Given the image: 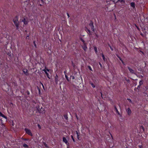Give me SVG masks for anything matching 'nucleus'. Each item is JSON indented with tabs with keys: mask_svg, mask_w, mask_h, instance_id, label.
I'll use <instances>...</instances> for the list:
<instances>
[{
	"mask_svg": "<svg viewBox=\"0 0 148 148\" xmlns=\"http://www.w3.org/2000/svg\"><path fill=\"white\" fill-rule=\"evenodd\" d=\"M36 110L37 111V112L40 113H42V114L45 113V111L44 108H42V107H40V106L38 105L36 107Z\"/></svg>",
	"mask_w": 148,
	"mask_h": 148,
	"instance_id": "nucleus-1",
	"label": "nucleus"
},
{
	"mask_svg": "<svg viewBox=\"0 0 148 148\" xmlns=\"http://www.w3.org/2000/svg\"><path fill=\"white\" fill-rule=\"evenodd\" d=\"M13 21L15 25H19L18 21L17 16H16L15 18L13 19Z\"/></svg>",
	"mask_w": 148,
	"mask_h": 148,
	"instance_id": "nucleus-2",
	"label": "nucleus"
},
{
	"mask_svg": "<svg viewBox=\"0 0 148 148\" xmlns=\"http://www.w3.org/2000/svg\"><path fill=\"white\" fill-rule=\"evenodd\" d=\"M25 130L27 134L31 136H32L33 135L31 132V130H29L27 128H25Z\"/></svg>",
	"mask_w": 148,
	"mask_h": 148,
	"instance_id": "nucleus-3",
	"label": "nucleus"
},
{
	"mask_svg": "<svg viewBox=\"0 0 148 148\" xmlns=\"http://www.w3.org/2000/svg\"><path fill=\"white\" fill-rule=\"evenodd\" d=\"M28 19L27 18H24V19L22 20V21L24 23L25 25H27L28 23Z\"/></svg>",
	"mask_w": 148,
	"mask_h": 148,
	"instance_id": "nucleus-4",
	"label": "nucleus"
},
{
	"mask_svg": "<svg viewBox=\"0 0 148 148\" xmlns=\"http://www.w3.org/2000/svg\"><path fill=\"white\" fill-rule=\"evenodd\" d=\"M62 140H63V141L67 145H69V143H68V141L67 140H66V138L65 137H63Z\"/></svg>",
	"mask_w": 148,
	"mask_h": 148,
	"instance_id": "nucleus-5",
	"label": "nucleus"
},
{
	"mask_svg": "<svg viewBox=\"0 0 148 148\" xmlns=\"http://www.w3.org/2000/svg\"><path fill=\"white\" fill-rule=\"evenodd\" d=\"M89 25L90 26L91 29H92L94 28L93 23L92 21L90 20V23L89 24Z\"/></svg>",
	"mask_w": 148,
	"mask_h": 148,
	"instance_id": "nucleus-6",
	"label": "nucleus"
},
{
	"mask_svg": "<svg viewBox=\"0 0 148 148\" xmlns=\"http://www.w3.org/2000/svg\"><path fill=\"white\" fill-rule=\"evenodd\" d=\"M23 72L26 75H29V73L28 72V70L26 69H24L23 70Z\"/></svg>",
	"mask_w": 148,
	"mask_h": 148,
	"instance_id": "nucleus-7",
	"label": "nucleus"
},
{
	"mask_svg": "<svg viewBox=\"0 0 148 148\" xmlns=\"http://www.w3.org/2000/svg\"><path fill=\"white\" fill-rule=\"evenodd\" d=\"M119 2H120L121 4H123L125 3V0H118L116 3H118Z\"/></svg>",
	"mask_w": 148,
	"mask_h": 148,
	"instance_id": "nucleus-8",
	"label": "nucleus"
},
{
	"mask_svg": "<svg viewBox=\"0 0 148 148\" xmlns=\"http://www.w3.org/2000/svg\"><path fill=\"white\" fill-rule=\"evenodd\" d=\"M127 68L131 73L136 74V73L134 72V71L132 69L130 68L129 66L127 67Z\"/></svg>",
	"mask_w": 148,
	"mask_h": 148,
	"instance_id": "nucleus-9",
	"label": "nucleus"
},
{
	"mask_svg": "<svg viewBox=\"0 0 148 148\" xmlns=\"http://www.w3.org/2000/svg\"><path fill=\"white\" fill-rule=\"evenodd\" d=\"M127 112L128 114L129 115H130L131 113V111L130 108H128L127 110Z\"/></svg>",
	"mask_w": 148,
	"mask_h": 148,
	"instance_id": "nucleus-10",
	"label": "nucleus"
},
{
	"mask_svg": "<svg viewBox=\"0 0 148 148\" xmlns=\"http://www.w3.org/2000/svg\"><path fill=\"white\" fill-rule=\"evenodd\" d=\"M86 44H84L83 46H82V48L84 51H86L87 48V47L86 46Z\"/></svg>",
	"mask_w": 148,
	"mask_h": 148,
	"instance_id": "nucleus-11",
	"label": "nucleus"
},
{
	"mask_svg": "<svg viewBox=\"0 0 148 148\" xmlns=\"http://www.w3.org/2000/svg\"><path fill=\"white\" fill-rule=\"evenodd\" d=\"M43 71L45 72V73L46 75L47 76L48 78L49 79H50V77H49V74L47 72V71L45 69H43Z\"/></svg>",
	"mask_w": 148,
	"mask_h": 148,
	"instance_id": "nucleus-12",
	"label": "nucleus"
},
{
	"mask_svg": "<svg viewBox=\"0 0 148 148\" xmlns=\"http://www.w3.org/2000/svg\"><path fill=\"white\" fill-rule=\"evenodd\" d=\"M131 6L133 8H135V3L134 2H132L130 3Z\"/></svg>",
	"mask_w": 148,
	"mask_h": 148,
	"instance_id": "nucleus-13",
	"label": "nucleus"
},
{
	"mask_svg": "<svg viewBox=\"0 0 148 148\" xmlns=\"http://www.w3.org/2000/svg\"><path fill=\"white\" fill-rule=\"evenodd\" d=\"M116 56H117V57L119 58V60L121 61V62H122V63H123V65H125L124 62L122 60V59L120 57H119L118 55H117Z\"/></svg>",
	"mask_w": 148,
	"mask_h": 148,
	"instance_id": "nucleus-14",
	"label": "nucleus"
},
{
	"mask_svg": "<svg viewBox=\"0 0 148 148\" xmlns=\"http://www.w3.org/2000/svg\"><path fill=\"white\" fill-rule=\"evenodd\" d=\"M58 76L56 74V76L55 77V81L56 84H57L58 83Z\"/></svg>",
	"mask_w": 148,
	"mask_h": 148,
	"instance_id": "nucleus-15",
	"label": "nucleus"
},
{
	"mask_svg": "<svg viewBox=\"0 0 148 148\" xmlns=\"http://www.w3.org/2000/svg\"><path fill=\"white\" fill-rule=\"evenodd\" d=\"M138 70L139 73H141L143 72V70L140 67L138 69Z\"/></svg>",
	"mask_w": 148,
	"mask_h": 148,
	"instance_id": "nucleus-16",
	"label": "nucleus"
},
{
	"mask_svg": "<svg viewBox=\"0 0 148 148\" xmlns=\"http://www.w3.org/2000/svg\"><path fill=\"white\" fill-rule=\"evenodd\" d=\"M114 108L115 109V110L116 111V112L118 114V115H120V113L118 111V110H117L116 107V106H114Z\"/></svg>",
	"mask_w": 148,
	"mask_h": 148,
	"instance_id": "nucleus-17",
	"label": "nucleus"
},
{
	"mask_svg": "<svg viewBox=\"0 0 148 148\" xmlns=\"http://www.w3.org/2000/svg\"><path fill=\"white\" fill-rule=\"evenodd\" d=\"M64 116L65 118V119H66V121H68V116H67V114H64Z\"/></svg>",
	"mask_w": 148,
	"mask_h": 148,
	"instance_id": "nucleus-18",
	"label": "nucleus"
},
{
	"mask_svg": "<svg viewBox=\"0 0 148 148\" xmlns=\"http://www.w3.org/2000/svg\"><path fill=\"white\" fill-rule=\"evenodd\" d=\"M23 146L25 148H28L29 146L28 145H27L26 144L24 143L23 145Z\"/></svg>",
	"mask_w": 148,
	"mask_h": 148,
	"instance_id": "nucleus-19",
	"label": "nucleus"
},
{
	"mask_svg": "<svg viewBox=\"0 0 148 148\" xmlns=\"http://www.w3.org/2000/svg\"><path fill=\"white\" fill-rule=\"evenodd\" d=\"M90 84L92 86L93 88H95V86L94 84L92 83L91 82H90Z\"/></svg>",
	"mask_w": 148,
	"mask_h": 148,
	"instance_id": "nucleus-20",
	"label": "nucleus"
},
{
	"mask_svg": "<svg viewBox=\"0 0 148 148\" xmlns=\"http://www.w3.org/2000/svg\"><path fill=\"white\" fill-rule=\"evenodd\" d=\"M85 29L86 30L88 31L89 32V33L90 34V35H91V34H90V32H91L90 30L86 27H85Z\"/></svg>",
	"mask_w": 148,
	"mask_h": 148,
	"instance_id": "nucleus-21",
	"label": "nucleus"
},
{
	"mask_svg": "<svg viewBox=\"0 0 148 148\" xmlns=\"http://www.w3.org/2000/svg\"><path fill=\"white\" fill-rule=\"evenodd\" d=\"M101 55H102V57L103 58V60H104V61H105L106 58L105 57L104 55L103 54V53H102V54H101Z\"/></svg>",
	"mask_w": 148,
	"mask_h": 148,
	"instance_id": "nucleus-22",
	"label": "nucleus"
},
{
	"mask_svg": "<svg viewBox=\"0 0 148 148\" xmlns=\"http://www.w3.org/2000/svg\"><path fill=\"white\" fill-rule=\"evenodd\" d=\"M37 88L38 90L39 94H40V89L39 88L38 86H37Z\"/></svg>",
	"mask_w": 148,
	"mask_h": 148,
	"instance_id": "nucleus-23",
	"label": "nucleus"
},
{
	"mask_svg": "<svg viewBox=\"0 0 148 148\" xmlns=\"http://www.w3.org/2000/svg\"><path fill=\"white\" fill-rule=\"evenodd\" d=\"M65 77L66 80H67V81L68 82H69L70 80L68 79L67 76L66 74H65Z\"/></svg>",
	"mask_w": 148,
	"mask_h": 148,
	"instance_id": "nucleus-24",
	"label": "nucleus"
},
{
	"mask_svg": "<svg viewBox=\"0 0 148 148\" xmlns=\"http://www.w3.org/2000/svg\"><path fill=\"white\" fill-rule=\"evenodd\" d=\"M33 43H34V45L35 47V48H36L37 47L36 45V42L35 41H34Z\"/></svg>",
	"mask_w": 148,
	"mask_h": 148,
	"instance_id": "nucleus-25",
	"label": "nucleus"
},
{
	"mask_svg": "<svg viewBox=\"0 0 148 148\" xmlns=\"http://www.w3.org/2000/svg\"><path fill=\"white\" fill-rule=\"evenodd\" d=\"M140 129H142L143 130V131L144 132V131H145V129L143 127V126H141V127H140Z\"/></svg>",
	"mask_w": 148,
	"mask_h": 148,
	"instance_id": "nucleus-26",
	"label": "nucleus"
},
{
	"mask_svg": "<svg viewBox=\"0 0 148 148\" xmlns=\"http://www.w3.org/2000/svg\"><path fill=\"white\" fill-rule=\"evenodd\" d=\"M2 116V117L5 118L6 119V120H7V117L6 116H5L3 114L2 116Z\"/></svg>",
	"mask_w": 148,
	"mask_h": 148,
	"instance_id": "nucleus-27",
	"label": "nucleus"
},
{
	"mask_svg": "<svg viewBox=\"0 0 148 148\" xmlns=\"http://www.w3.org/2000/svg\"><path fill=\"white\" fill-rule=\"evenodd\" d=\"M108 46L111 49V50L112 51H113V48L111 47V46H110V45L109 44H108Z\"/></svg>",
	"mask_w": 148,
	"mask_h": 148,
	"instance_id": "nucleus-28",
	"label": "nucleus"
},
{
	"mask_svg": "<svg viewBox=\"0 0 148 148\" xmlns=\"http://www.w3.org/2000/svg\"><path fill=\"white\" fill-rule=\"evenodd\" d=\"M88 68L89 69V70L90 71H92L91 68V67H90V66H88Z\"/></svg>",
	"mask_w": 148,
	"mask_h": 148,
	"instance_id": "nucleus-29",
	"label": "nucleus"
},
{
	"mask_svg": "<svg viewBox=\"0 0 148 148\" xmlns=\"http://www.w3.org/2000/svg\"><path fill=\"white\" fill-rule=\"evenodd\" d=\"M94 49L96 53H97V47H94Z\"/></svg>",
	"mask_w": 148,
	"mask_h": 148,
	"instance_id": "nucleus-30",
	"label": "nucleus"
},
{
	"mask_svg": "<svg viewBox=\"0 0 148 148\" xmlns=\"http://www.w3.org/2000/svg\"><path fill=\"white\" fill-rule=\"evenodd\" d=\"M43 144H44V145L46 147H48L47 146V145L45 143H44Z\"/></svg>",
	"mask_w": 148,
	"mask_h": 148,
	"instance_id": "nucleus-31",
	"label": "nucleus"
},
{
	"mask_svg": "<svg viewBox=\"0 0 148 148\" xmlns=\"http://www.w3.org/2000/svg\"><path fill=\"white\" fill-rule=\"evenodd\" d=\"M125 79L126 81L127 82H128L130 83V81L129 79H127L126 78H125Z\"/></svg>",
	"mask_w": 148,
	"mask_h": 148,
	"instance_id": "nucleus-32",
	"label": "nucleus"
},
{
	"mask_svg": "<svg viewBox=\"0 0 148 148\" xmlns=\"http://www.w3.org/2000/svg\"><path fill=\"white\" fill-rule=\"evenodd\" d=\"M71 137L72 140H73V141L74 142H75V140L74 138H73V137L72 135L71 136Z\"/></svg>",
	"mask_w": 148,
	"mask_h": 148,
	"instance_id": "nucleus-33",
	"label": "nucleus"
},
{
	"mask_svg": "<svg viewBox=\"0 0 148 148\" xmlns=\"http://www.w3.org/2000/svg\"><path fill=\"white\" fill-rule=\"evenodd\" d=\"M135 26L136 27V28H137V29L138 30H139V31H140V29H139V28L138 27V26H137V25H136V24H135Z\"/></svg>",
	"mask_w": 148,
	"mask_h": 148,
	"instance_id": "nucleus-34",
	"label": "nucleus"
},
{
	"mask_svg": "<svg viewBox=\"0 0 148 148\" xmlns=\"http://www.w3.org/2000/svg\"><path fill=\"white\" fill-rule=\"evenodd\" d=\"M74 114H75V116L76 117L77 119V120H78V117H77V114L76 113H75Z\"/></svg>",
	"mask_w": 148,
	"mask_h": 148,
	"instance_id": "nucleus-35",
	"label": "nucleus"
},
{
	"mask_svg": "<svg viewBox=\"0 0 148 148\" xmlns=\"http://www.w3.org/2000/svg\"><path fill=\"white\" fill-rule=\"evenodd\" d=\"M141 86V84H140L137 87V88H136L138 89H139V88H140V86ZM136 88L135 89V90Z\"/></svg>",
	"mask_w": 148,
	"mask_h": 148,
	"instance_id": "nucleus-36",
	"label": "nucleus"
},
{
	"mask_svg": "<svg viewBox=\"0 0 148 148\" xmlns=\"http://www.w3.org/2000/svg\"><path fill=\"white\" fill-rule=\"evenodd\" d=\"M23 140H29V139H27V138H23Z\"/></svg>",
	"mask_w": 148,
	"mask_h": 148,
	"instance_id": "nucleus-37",
	"label": "nucleus"
},
{
	"mask_svg": "<svg viewBox=\"0 0 148 148\" xmlns=\"http://www.w3.org/2000/svg\"><path fill=\"white\" fill-rule=\"evenodd\" d=\"M7 55H8L9 56H10L11 58L12 57V56H11V53H7Z\"/></svg>",
	"mask_w": 148,
	"mask_h": 148,
	"instance_id": "nucleus-38",
	"label": "nucleus"
},
{
	"mask_svg": "<svg viewBox=\"0 0 148 148\" xmlns=\"http://www.w3.org/2000/svg\"><path fill=\"white\" fill-rule=\"evenodd\" d=\"M19 25H16V29H18V27H19Z\"/></svg>",
	"mask_w": 148,
	"mask_h": 148,
	"instance_id": "nucleus-39",
	"label": "nucleus"
},
{
	"mask_svg": "<svg viewBox=\"0 0 148 148\" xmlns=\"http://www.w3.org/2000/svg\"><path fill=\"white\" fill-rule=\"evenodd\" d=\"M26 93H27V94L28 95H29V92L27 90L26 91Z\"/></svg>",
	"mask_w": 148,
	"mask_h": 148,
	"instance_id": "nucleus-40",
	"label": "nucleus"
},
{
	"mask_svg": "<svg viewBox=\"0 0 148 148\" xmlns=\"http://www.w3.org/2000/svg\"><path fill=\"white\" fill-rule=\"evenodd\" d=\"M127 100L128 101L130 102H131V100L129 99H127Z\"/></svg>",
	"mask_w": 148,
	"mask_h": 148,
	"instance_id": "nucleus-41",
	"label": "nucleus"
},
{
	"mask_svg": "<svg viewBox=\"0 0 148 148\" xmlns=\"http://www.w3.org/2000/svg\"><path fill=\"white\" fill-rule=\"evenodd\" d=\"M38 126L40 129H41V126L39 124H38Z\"/></svg>",
	"mask_w": 148,
	"mask_h": 148,
	"instance_id": "nucleus-42",
	"label": "nucleus"
},
{
	"mask_svg": "<svg viewBox=\"0 0 148 148\" xmlns=\"http://www.w3.org/2000/svg\"><path fill=\"white\" fill-rule=\"evenodd\" d=\"M140 35L143 37L144 36V35L142 33H140Z\"/></svg>",
	"mask_w": 148,
	"mask_h": 148,
	"instance_id": "nucleus-43",
	"label": "nucleus"
},
{
	"mask_svg": "<svg viewBox=\"0 0 148 148\" xmlns=\"http://www.w3.org/2000/svg\"><path fill=\"white\" fill-rule=\"evenodd\" d=\"M77 138L79 140H80L79 139V135H78V136H77Z\"/></svg>",
	"mask_w": 148,
	"mask_h": 148,
	"instance_id": "nucleus-44",
	"label": "nucleus"
},
{
	"mask_svg": "<svg viewBox=\"0 0 148 148\" xmlns=\"http://www.w3.org/2000/svg\"><path fill=\"white\" fill-rule=\"evenodd\" d=\"M26 38L27 39H29V35H27V37H26Z\"/></svg>",
	"mask_w": 148,
	"mask_h": 148,
	"instance_id": "nucleus-45",
	"label": "nucleus"
},
{
	"mask_svg": "<svg viewBox=\"0 0 148 148\" xmlns=\"http://www.w3.org/2000/svg\"><path fill=\"white\" fill-rule=\"evenodd\" d=\"M82 42H83V44L86 43L85 42V41H84V40H83L82 41Z\"/></svg>",
	"mask_w": 148,
	"mask_h": 148,
	"instance_id": "nucleus-46",
	"label": "nucleus"
},
{
	"mask_svg": "<svg viewBox=\"0 0 148 148\" xmlns=\"http://www.w3.org/2000/svg\"><path fill=\"white\" fill-rule=\"evenodd\" d=\"M3 114H2V113L0 111V116H2Z\"/></svg>",
	"mask_w": 148,
	"mask_h": 148,
	"instance_id": "nucleus-47",
	"label": "nucleus"
},
{
	"mask_svg": "<svg viewBox=\"0 0 148 148\" xmlns=\"http://www.w3.org/2000/svg\"><path fill=\"white\" fill-rule=\"evenodd\" d=\"M71 77H72V79H74L75 78L74 76H71Z\"/></svg>",
	"mask_w": 148,
	"mask_h": 148,
	"instance_id": "nucleus-48",
	"label": "nucleus"
},
{
	"mask_svg": "<svg viewBox=\"0 0 148 148\" xmlns=\"http://www.w3.org/2000/svg\"><path fill=\"white\" fill-rule=\"evenodd\" d=\"M40 83H41V84H42V86H43V88L45 90V88H44V86H43V84H42V83L41 82H40Z\"/></svg>",
	"mask_w": 148,
	"mask_h": 148,
	"instance_id": "nucleus-49",
	"label": "nucleus"
},
{
	"mask_svg": "<svg viewBox=\"0 0 148 148\" xmlns=\"http://www.w3.org/2000/svg\"><path fill=\"white\" fill-rule=\"evenodd\" d=\"M96 37H97V38H98L99 37V36L97 34H96Z\"/></svg>",
	"mask_w": 148,
	"mask_h": 148,
	"instance_id": "nucleus-50",
	"label": "nucleus"
},
{
	"mask_svg": "<svg viewBox=\"0 0 148 148\" xmlns=\"http://www.w3.org/2000/svg\"><path fill=\"white\" fill-rule=\"evenodd\" d=\"M100 93L101 94V97H102V98H103V97H102V93L101 92H100Z\"/></svg>",
	"mask_w": 148,
	"mask_h": 148,
	"instance_id": "nucleus-51",
	"label": "nucleus"
},
{
	"mask_svg": "<svg viewBox=\"0 0 148 148\" xmlns=\"http://www.w3.org/2000/svg\"><path fill=\"white\" fill-rule=\"evenodd\" d=\"M80 40L82 41L84 40L82 38H80Z\"/></svg>",
	"mask_w": 148,
	"mask_h": 148,
	"instance_id": "nucleus-52",
	"label": "nucleus"
},
{
	"mask_svg": "<svg viewBox=\"0 0 148 148\" xmlns=\"http://www.w3.org/2000/svg\"><path fill=\"white\" fill-rule=\"evenodd\" d=\"M67 16H68V17L69 18L70 17L68 13H67Z\"/></svg>",
	"mask_w": 148,
	"mask_h": 148,
	"instance_id": "nucleus-53",
	"label": "nucleus"
},
{
	"mask_svg": "<svg viewBox=\"0 0 148 148\" xmlns=\"http://www.w3.org/2000/svg\"><path fill=\"white\" fill-rule=\"evenodd\" d=\"M76 133L77 135V136H78V135H79V134L78 133V132L77 131H76Z\"/></svg>",
	"mask_w": 148,
	"mask_h": 148,
	"instance_id": "nucleus-54",
	"label": "nucleus"
},
{
	"mask_svg": "<svg viewBox=\"0 0 148 148\" xmlns=\"http://www.w3.org/2000/svg\"><path fill=\"white\" fill-rule=\"evenodd\" d=\"M141 82H142L141 81H140L139 82L140 84H141Z\"/></svg>",
	"mask_w": 148,
	"mask_h": 148,
	"instance_id": "nucleus-55",
	"label": "nucleus"
},
{
	"mask_svg": "<svg viewBox=\"0 0 148 148\" xmlns=\"http://www.w3.org/2000/svg\"><path fill=\"white\" fill-rule=\"evenodd\" d=\"M92 29V31H93V32H95V30H94V28Z\"/></svg>",
	"mask_w": 148,
	"mask_h": 148,
	"instance_id": "nucleus-56",
	"label": "nucleus"
},
{
	"mask_svg": "<svg viewBox=\"0 0 148 148\" xmlns=\"http://www.w3.org/2000/svg\"><path fill=\"white\" fill-rule=\"evenodd\" d=\"M38 73H39L40 75V74H41L40 72H38Z\"/></svg>",
	"mask_w": 148,
	"mask_h": 148,
	"instance_id": "nucleus-57",
	"label": "nucleus"
},
{
	"mask_svg": "<svg viewBox=\"0 0 148 148\" xmlns=\"http://www.w3.org/2000/svg\"><path fill=\"white\" fill-rule=\"evenodd\" d=\"M141 146H139V147L140 148H142L141 147Z\"/></svg>",
	"mask_w": 148,
	"mask_h": 148,
	"instance_id": "nucleus-58",
	"label": "nucleus"
},
{
	"mask_svg": "<svg viewBox=\"0 0 148 148\" xmlns=\"http://www.w3.org/2000/svg\"><path fill=\"white\" fill-rule=\"evenodd\" d=\"M49 70H50L48 69H47V71H49Z\"/></svg>",
	"mask_w": 148,
	"mask_h": 148,
	"instance_id": "nucleus-59",
	"label": "nucleus"
},
{
	"mask_svg": "<svg viewBox=\"0 0 148 148\" xmlns=\"http://www.w3.org/2000/svg\"><path fill=\"white\" fill-rule=\"evenodd\" d=\"M25 32H27V31L26 30H25Z\"/></svg>",
	"mask_w": 148,
	"mask_h": 148,
	"instance_id": "nucleus-60",
	"label": "nucleus"
},
{
	"mask_svg": "<svg viewBox=\"0 0 148 148\" xmlns=\"http://www.w3.org/2000/svg\"><path fill=\"white\" fill-rule=\"evenodd\" d=\"M41 1L43 3V0H41Z\"/></svg>",
	"mask_w": 148,
	"mask_h": 148,
	"instance_id": "nucleus-61",
	"label": "nucleus"
},
{
	"mask_svg": "<svg viewBox=\"0 0 148 148\" xmlns=\"http://www.w3.org/2000/svg\"><path fill=\"white\" fill-rule=\"evenodd\" d=\"M99 64H100V65L101 66V64L100 62L99 63Z\"/></svg>",
	"mask_w": 148,
	"mask_h": 148,
	"instance_id": "nucleus-62",
	"label": "nucleus"
},
{
	"mask_svg": "<svg viewBox=\"0 0 148 148\" xmlns=\"http://www.w3.org/2000/svg\"><path fill=\"white\" fill-rule=\"evenodd\" d=\"M103 96H104V98H105L106 97H105V96H105L104 95H103Z\"/></svg>",
	"mask_w": 148,
	"mask_h": 148,
	"instance_id": "nucleus-63",
	"label": "nucleus"
},
{
	"mask_svg": "<svg viewBox=\"0 0 148 148\" xmlns=\"http://www.w3.org/2000/svg\"><path fill=\"white\" fill-rule=\"evenodd\" d=\"M145 65H146L147 64L146 63H145Z\"/></svg>",
	"mask_w": 148,
	"mask_h": 148,
	"instance_id": "nucleus-64",
	"label": "nucleus"
}]
</instances>
